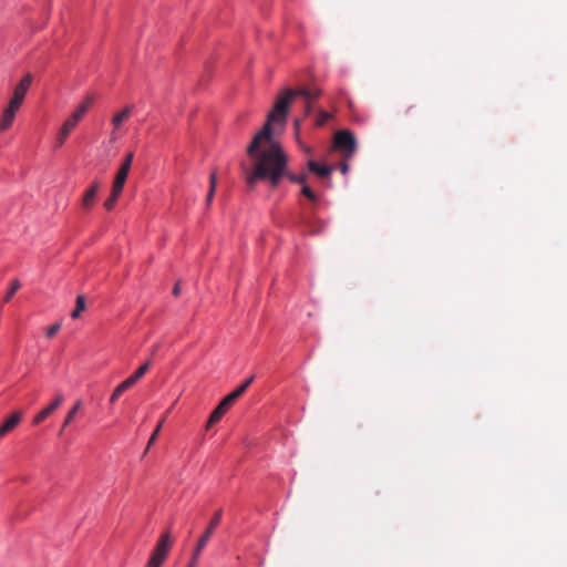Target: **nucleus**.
<instances>
[{"label":"nucleus","mask_w":567,"mask_h":567,"mask_svg":"<svg viewBox=\"0 0 567 567\" xmlns=\"http://www.w3.org/2000/svg\"><path fill=\"white\" fill-rule=\"evenodd\" d=\"M254 161V168L249 171L243 167L246 178V185L252 190L256 183L260 179H268L271 187H277L282 176H287L292 183L307 184V175H295L286 172L287 158L278 143L262 142L255 151V156H249Z\"/></svg>","instance_id":"1"},{"label":"nucleus","mask_w":567,"mask_h":567,"mask_svg":"<svg viewBox=\"0 0 567 567\" xmlns=\"http://www.w3.org/2000/svg\"><path fill=\"white\" fill-rule=\"evenodd\" d=\"M321 95V90L319 89H307L301 87L297 90H285L281 92L274 105V109L267 116V121L264 124L262 128L255 135L254 140L247 147L248 156H255L256 148L262 142H269L274 135V125H278L281 130L285 127L287 123V116L289 106L292 103L293 99L297 96H301L305 102L312 103Z\"/></svg>","instance_id":"2"},{"label":"nucleus","mask_w":567,"mask_h":567,"mask_svg":"<svg viewBox=\"0 0 567 567\" xmlns=\"http://www.w3.org/2000/svg\"><path fill=\"white\" fill-rule=\"evenodd\" d=\"M94 101L93 95H87L76 107V110L66 118L63 125L60 128V132L56 137V146H61L65 140L68 138L70 132L76 126V124L82 120L85 115L90 106Z\"/></svg>","instance_id":"3"},{"label":"nucleus","mask_w":567,"mask_h":567,"mask_svg":"<svg viewBox=\"0 0 567 567\" xmlns=\"http://www.w3.org/2000/svg\"><path fill=\"white\" fill-rule=\"evenodd\" d=\"M173 540L169 533H164L154 548L146 567H161L171 549Z\"/></svg>","instance_id":"4"},{"label":"nucleus","mask_w":567,"mask_h":567,"mask_svg":"<svg viewBox=\"0 0 567 567\" xmlns=\"http://www.w3.org/2000/svg\"><path fill=\"white\" fill-rule=\"evenodd\" d=\"M334 147L344 153L346 157H350L357 147L354 135L347 130L337 132L334 135Z\"/></svg>","instance_id":"5"},{"label":"nucleus","mask_w":567,"mask_h":567,"mask_svg":"<svg viewBox=\"0 0 567 567\" xmlns=\"http://www.w3.org/2000/svg\"><path fill=\"white\" fill-rule=\"evenodd\" d=\"M223 516V511L218 509L215 515L213 516L212 520L209 522L206 530L200 536L197 546L194 549V560H198V557L202 553V550L206 547L207 543L209 542L212 535L214 534L215 529L219 525Z\"/></svg>","instance_id":"6"},{"label":"nucleus","mask_w":567,"mask_h":567,"mask_svg":"<svg viewBox=\"0 0 567 567\" xmlns=\"http://www.w3.org/2000/svg\"><path fill=\"white\" fill-rule=\"evenodd\" d=\"M32 83V75L30 73L25 74L21 81L16 85L13 90V95L9 103L13 104L14 106H21L24 97L31 86Z\"/></svg>","instance_id":"7"},{"label":"nucleus","mask_w":567,"mask_h":567,"mask_svg":"<svg viewBox=\"0 0 567 567\" xmlns=\"http://www.w3.org/2000/svg\"><path fill=\"white\" fill-rule=\"evenodd\" d=\"M64 401V395L62 393H58L53 401L42 409L34 417H33V425H39L42 423L47 417H49Z\"/></svg>","instance_id":"8"},{"label":"nucleus","mask_w":567,"mask_h":567,"mask_svg":"<svg viewBox=\"0 0 567 567\" xmlns=\"http://www.w3.org/2000/svg\"><path fill=\"white\" fill-rule=\"evenodd\" d=\"M133 105L125 106L122 111L116 113L112 118L113 132L111 134V138L116 140L115 131L118 130L122 124L132 115Z\"/></svg>","instance_id":"9"},{"label":"nucleus","mask_w":567,"mask_h":567,"mask_svg":"<svg viewBox=\"0 0 567 567\" xmlns=\"http://www.w3.org/2000/svg\"><path fill=\"white\" fill-rule=\"evenodd\" d=\"M19 109V106H14L11 103L8 104V106L4 109L2 113V117L0 121V132L8 130L12 125L16 117V113Z\"/></svg>","instance_id":"10"},{"label":"nucleus","mask_w":567,"mask_h":567,"mask_svg":"<svg viewBox=\"0 0 567 567\" xmlns=\"http://www.w3.org/2000/svg\"><path fill=\"white\" fill-rule=\"evenodd\" d=\"M231 405L227 403L224 399L219 402V404L210 413L209 419L206 424V429H209L215 423H217L224 414L228 411Z\"/></svg>","instance_id":"11"},{"label":"nucleus","mask_w":567,"mask_h":567,"mask_svg":"<svg viewBox=\"0 0 567 567\" xmlns=\"http://www.w3.org/2000/svg\"><path fill=\"white\" fill-rule=\"evenodd\" d=\"M21 419V412H13L0 426V439L11 432L20 423Z\"/></svg>","instance_id":"12"},{"label":"nucleus","mask_w":567,"mask_h":567,"mask_svg":"<svg viewBox=\"0 0 567 567\" xmlns=\"http://www.w3.org/2000/svg\"><path fill=\"white\" fill-rule=\"evenodd\" d=\"M255 375H250L241 385H239L236 390L230 392L228 395L224 398V400L229 403L230 405L234 404V402L243 395V393L247 390V388L254 381Z\"/></svg>","instance_id":"13"},{"label":"nucleus","mask_w":567,"mask_h":567,"mask_svg":"<svg viewBox=\"0 0 567 567\" xmlns=\"http://www.w3.org/2000/svg\"><path fill=\"white\" fill-rule=\"evenodd\" d=\"M100 189V182H94L92 186L84 193L82 198V206L90 209L95 200L96 194Z\"/></svg>","instance_id":"14"},{"label":"nucleus","mask_w":567,"mask_h":567,"mask_svg":"<svg viewBox=\"0 0 567 567\" xmlns=\"http://www.w3.org/2000/svg\"><path fill=\"white\" fill-rule=\"evenodd\" d=\"M308 168L311 173H315L316 175H318L321 178L328 177L333 171V166L320 165L315 161L308 162Z\"/></svg>","instance_id":"15"},{"label":"nucleus","mask_w":567,"mask_h":567,"mask_svg":"<svg viewBox=\"0 0 567 567\" xmlns=\"http://www.w3.org/2000/svg\"><path fill=\"white\" fill-rule=\"evenodd\" d=\"M81 408H82V401L78 400L74 403V405L71 408V410L68 412V414L65 415L63 424L59 431V435L63 434L64 429L71 424V422L74 420L76 413L81 410Z\"/></svg>","instance_id":"16"},{"label":"nucleus","mask_w":567,"mask_h":567,"mask_svg":"<svg viewBox=\"0 0 567 567\" xmlns=\"http://www.w3.org/2000/svg\"><path fill=\"white\" fill-rule=\"evenodd\" d=\"M134 384L128 380H124L123 382H121L113 391L111 398H110V402L113 404L116 402V400L125 392L127 391L128 389H131Z\"/></svg>","instance_id":"17"},{"label":"nucleus","mask_w":567,"mask_h":567,"mask_svg":"<svg viewBox=\"0 0 567 567\" xmlns=\"http://www.w3.org/2000/svg\"><path fill=\"white\" fill-rule=\"evenodd\" d=\"M128 173H130L128 171L120 167V169L117 171V173L115 175L113 185H112V188H115V193L123 190V187L126 182Z\"/></svg>","instance_id":"18"},{"label":"nucleus","mask_w":567,"mask_h":567,"mask_svg":"<svg viewBox=\"0 0 567 567\" xmlns=\"http://www.w3.org/2000/svg\"><path fill=\"white\" fill-rule=\"evenodd\" d=\"M216 185H217V173L216 171L212 172L210 176H209V190H208V194L206 196V204L209 205L214 198V195H215V190H216Z\"/></svg>","instance_id":"19"},{"label":"nucleus","mask_w":567,"mask_h":567,"mask_svg":"<svg viewBox=\"0 0 567 567\" xmlns=\"http://www.w3.org/2000/svg\"><path fill=\"white\" fill-rule=\"evenodd\" d=\"M151 365V362L147 361L144 364H142L132 375H130L127 379L135 384L141 378L144 377V374L148 371Z\"/></svg>","instance_id":"20"},{"label":"nucleus","mask_w":567,"mask_h":567,"mask_svg":"<svg viewBox=\"0 0 567 567\" xmlns=\"http://www.w3.org/2000/svg\"><path fill=\"white\" fill-rule=\"evenodd\" d=\"M84 310H85V299L83 296L80 295L76 297L75 308L71 312V317L73 319H78Z\"/></svg>","instance_id":"21"},{"label":"nucleus","mask_w":567,"mask_h":567,"mask_svg":"<svg viewBox=\"0 0 567 567\" xmlns=\"http://www.w3.org/2000/svg\"><path fill=\"white\" fill-rule=\"evenodd\" d=\"M307 230L315 235V234H318L320 230H322L324 228V223L323 221H311V220H305L303 221Z\"/></svg>","instance_id":"22"},{"label":"nucleus","mask_w":567,"mask_h":567,"mask_svg":"<svg viewBox=\"0 0 567 567\" xmlns=\"http://www.w3.org/2000/svg\"><path fill=\"white\" fill-rule=\"evenodd\" d=\"M122 192H116L115 193V188H112V192H111V195L110 197L104 202V207L106 210H112L113 207L115 206V203L118 198V196L121 195Z\"/></svg>","instance_id":"23"},{"label":"nucleus","mask_w":567,"mask_h":567,"mask_svg":"<svg viewBox=\"0 0 567 567\" xmlns=\"http://www.w3.org/2000/svg\"><path fill=\"white\" fill-rule=\"evenodd\" d=\"M20 281L18 279H14L11 281L10 289L4 296V301L8 302L11 300V298L14 296V293L20 289Z\"/></svg>","instance_id":"24"},{"label":"nucleus","mask_w":567,"mask_h":567,"mask_svg":"<svg viewBox=\"0 0 567 567\" xmlns=\"http://www.w3.org/2000/svg\"><path fill=\"white\" fill-rule=\"evenodd\" d=\"M301 194L306 196L309 200L316 203L318 200V195L309 187L308 184L301 186Z\"/></svg>","instance_id":"25"},{"label":"nucleus","mask_w":567,"mask_h":567,"mask_svg":"<svg viewBox=\"0 0 567 567\" xmlns=\"http://www.w3.org/2000/svg\"><path fill=\"white\" fill-rule=\"evenodd\" d=\"M330 118H331V114L330 113H328L327 111H323V110H319L318 111V116H317V120H316V125L317 126H323Z\"/></svg>","instance_id":"26"},{"label":"nucleus","mask_w":567,"mask_h":567,"mask_svg":"<svg viewBox=\"0 0 567 567\" xmlns=\"http://www.w3.org/2000/svg\"><path fill=\"white\" fill-rule=\"evenodd\" d=\"M165 420H161V422L158 423V425L156 426V429L154 430V432L152 433L150 440H148V443H147V447H146V451L145 453L150 450V447L154 444V442L156 441L158 434H159V431L164 424Z\"/></svg>","instance_id":"27"},{"label":"nucleus","mask_w":567,"mask_h":567,"mask_svg":"<svg viewBox=\"0 0 567 567\" xmlns=\"http://www.w3.org/2000/svg\"><path fill=\"white\" fill-rule=\"evenodd\" d=\"M133 157H134V155H133L132 152L127 153L124 162L121 165V168L126 169V171L130 172L131 166H132V162H133Z\"/></svg>","instance_id":"28"},{"label":"nucleus","mask_w":567,"mask_h":567,"mask_svg":"<svg viewBox=\"0 0 567 567\" xmlns=\"http://www.w3.org/2000/svg\"><path fill=\"white\" fill-rule=\"evenodd\" d=\"M61 328V323H54L47 329V337L53 338Z\"/></svg>","instance_id":"29"},{"label":"nucleus","mask_w":567,"mask_h":567,"mask_svg":"<svg viewBox=\"0 0 567 567\" xmlns=\"http://www.w3.org/2000/svg\"><path fill=\"white\" fill-rule=\"evenodd\" d=\"M300 126H301V120L296 118L293 122V127H295V132H296L297 136H299Z\"/></svg>","instance_id":"30"},{"label":"nucleus","mask_w":567,"mask_h":567,"mask_svg":"<svg viewBox=\"0 0 567 567\" xmlns=\"http://www.w3.org/2000/svg\"><path fill=\"white\" fill-rule=\"evenodd\" d=\"M312 103L305 102V116H308L312 110Z\"/></svg>","instance_id":"31"},{"label":"nucleus","mask_w":567,"mask_h":567,"mask_svg":"<svg viewBox=\"0 0 567 567\" xmlns=\"http://www.w3.org/2000/svg\"><path fill=\"white\" fill-rule=\"evenodd\" d=\"M179 292H181V287H179V284L177 282L173 289V295L177 297L179 295Z\"/></svg>","instance_id":"32"},{"label":"nucleus","mask_w":567,"mask_h":567,"mask_svg":"<svg viewBox=\"0 0 567 567\" xmlns=\"http://www.w3.org/2000/svg\"><path fill=\"white\" fill-rule=\"evenodd\" d=\"M348 168H349L348 164L343 163L342 166H341V173L346 174L348 172Z\"/></svg>","instance_id":"33"},{"label":"nucleus","mask_w":567,"mask_h":567,"mask_svg":"<svg viewBox=\"0 0 567 567\" xmlns=\"http://www.w3.org/2000/svg\"><path fill=\"white\" fill-rule=\"evenodd\" d=\"M197 564V560H194V555L192 556V561L188 567H195Z\"/></svg>","instance_id":"34"}]
</instances>
